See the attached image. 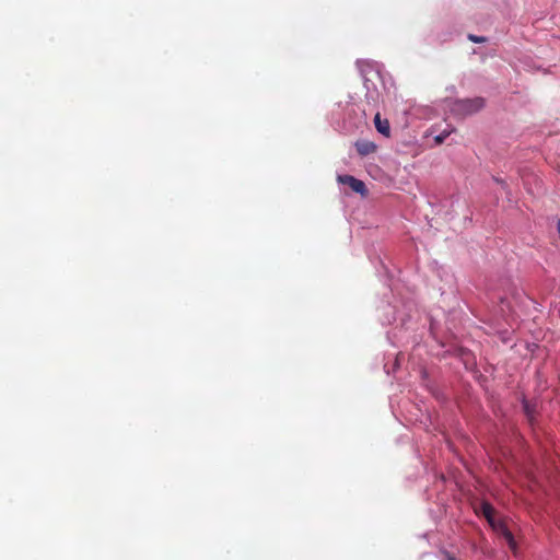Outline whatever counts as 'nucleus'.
<instances>
[{
	"label": "nucleus",
	"instance_id": "nucleus-1",
	"mask_svg": "<svg viewBox=\"0 0 560 560\" xmlns=\"http://www.w3.org/2000/svg\"><path fill=\"white\" fill-rule=\"evenodd\" d=\"M485 105L481 97L466 98L456 101L453 110L459 115H471L479 112Z\"/></svg>",
	"mask_w": 560,
	"mask_h": 560
},
{
	"label": "nucleus",
	"instance_id": "nucleus-2",
	"mask_svg": "<svg viewBox=\"0 0 560 560\" xmlns=\"http://www.w3.org/2000/svg\"><path fill=\"white\" fill-rule=\"evenodd\" d=\"M337 179L340 184L348 185L352 191L358 192L361 196L368 195L366 186L362 180L351 175H339Z\"/></svg>",
	"mask_w": 560,
	"mask_h": 560
},
{
	"label": "nucleus",
	"instance_id": "nucleus-3",
	"mask_svg": "<svg viewBox=\"0 0 560 560\" xmlns=\"http://www.w3.org/2000/svg\"><path fill=\"white\" fill-rule=\"evenodd\" d=\"M354 145H355L357 152L362 156L372 154L377 149L376 144L369 140H359L355 142Z\"/></svg>",
	"mask_w": 560,
	"mask_h": 560
},
{
	"label": "nucleus",
	"instance_id": "nucleus-4",
	"mask_svg": "<svg viewBox=\"0 0 560 560\" xmlns=\"http://www.w3.org/2000/svg\"><path fill=\"white\" fill-rule=\"evenodd\" d=\"M374 125L376 130L385 137H389L390 127L389 121L387 119H382L381 114L377 113L374 117Z\"/></svg>",
	"mask_w": 560,
	"mask_h": 560
},
{
	"label": "nucleus",
	"instance_id": "nucleus-5",
	"mask_svg": "<svg viewBox=\"0 0 560 560\" xmlns=\"http://www.w3.org/2000/svg\"><path fill=\"white\" fill-rule=\"evenodd\" d=\"M481 513L485 516V518L488 521V523L492 527H497L498 522L494 520V509L493 506L488 502H482L480 506Z\"/></svg>",
	"mask_w": 560,
	"mask_h": 560
},
{
	"label": "nucleus",
	"instance_id": "nucleus-6",
	"mask_svg": "<svg viewBox=\"0 0 560 560\" xmlns=\"http://www.w3.org/2000/svg\"><path fill=\"white\" fill-rule=\"evenodd\" d=\"M493 528L499 530L503 535V537L509 542L511 548H514L515 541L513 534L511 533V530L508 529V527L502 522H498L497 527Z\"/></svg>",
	"mask_w": 560,
	"mask_h": 560
},
{
	"label": "nucleus",
	"instance_id": "nucleus-7",
	"mask_svg": "<svg viewBox=\"0 0 560 560\" xmlns=\"http://www.w3.org/2000/svg\"><path fill=\"white\" fill-rule=\"evenodd\" d=\"M452 131L450 130H444L442 131L440 135H438L435 138H434V141L436 144H441L444 142V140L451 135Z\"/></svg>",
	"mask_w": 560,
	"mask_h": 560
},
{
	"label": "nucleus",
	"instance_id": "nucleus-8",
	"mask_svg": "<svg viewBox=\"0 0 560 560\" xmlns=\"http://www.w3.org/2000/svg\"><path fill=\"white\" fill-rule=\"evenodd\" d=\"M468 38H469V40H471L472 43H485V42H487V38H486V37H483V36L472 35V34L468 35Z\"/></svg>",
	"mask_w": 560,
	"mask_h": 560
},
{
	"label": "nucleus",
	"instance_id": "nucleus-9",
	"mask_svg": "<svg viewBox=\"0 0 560 560\" xmlns=\"http://www.w3.org/2000/svg\"><path fill=\"white\" fill-rule=\"evenodd\" d=\"M446 560H455V558L451 553L446 552Z\"/></svg>",
	"mask_w": 560,
	"mask_h": 560
}]
</instances>
